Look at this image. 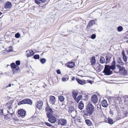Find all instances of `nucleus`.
<instances>
[{"instance_id": "obj_40", "label": "nucleus", "mask_w": 128, "mask_h": 128, "mask_svg": "<svg viewBox=\"0 0 128 128\" xmlns=\"http://www.w3.org/2000/svg\"><path fill=\"white\" fill-rule=\"evenodd\" d=\"M76 119L79 122H80V118L78 116H76Z\"/></svg>"}, {"instance_id": "obj_47", "label": "nucleus", "mask_w": 128, "mask_h": 128, "mask_svg": "<svg viewBox=\"0 0 128 128\" xmlns=\"http://www.w3.org/2000/svg\"><path fill=\"white\" fill-rule=\"evenodd\" d=\"M12 50V46H10L9 47V51H11Z\"/></svg>"}, {"instance_id": "obj_3", "label": "nucleus", "mask_w": 128, "mask_h": 128, "mask_svg": "<svg viewBox=\"0 0 128 128\" xmlns=\"http://www.w3.org/2000/svg\"><path fill=\"white\" fill-rule=\"evenodd\" d=\"M108 67V65H105L104 70L103 71V72L105 73V74L107 75H109L112 74V72L110 70V68Z\"/></svg>"}, {"instance_id": "obj_4", "label": "nucleus", "mask_w": 128, "mask_h": 128, "mask_svg": "<svg viewBox=\"0 0 128 128\" xmlns=\"http://www.w3.org/2000/svg\"><path fill=\"white\" fill-rule=\"evenodd\" d=\"M87 112L89 114H92L94 111V108L92 104H88L86 107Z\"/></svg>"}, {"instance_id": "obj_48", "label": "nucleus", "mask_w": 128, "mask_h": 128, "mask_svg": "<svg viewBox=\"0 0 128 128\" xmlns=\"http://www.w3.org/2000/svg\"><path fill=\"white\" fill-rule=\"evenodd\" d=\"M88 95H86L85 97L83 99V100H88Z\"/></svg>"}, {"instance_id": "obj_45", "label": "nucleus", "mask_w": 128, "mask_h": 128, "mask_svg": "<svg viewBox=\"0 0 128 128\" xmlns=\"http://www.w3.org/2000/svg\"><path fill=\"white\" fill-rule=\"evenodd\" d=\"M68 80V79L65 78H62V81H65L66 80Z\"/></svg>"}, {"instance_id": "obj_38", "label": "nucleus", "mask_w": 128, "mask_h": 128, "mask_svg": "<svg viewBox=\"0 0 128 128\" xmlns=\"http://www.w3.org/2000/svg\"><path fill=\"white\" fill-rule=\"evenodd\" d=\"M96 36L95 34H93L92 35L91 38L94 39L96 38Z\"/></svg>"}, {"instance_id": "obj_18", "label": "nucleus", "mask_w": 128, "mask_h": 128, "mask_svg": "<svg viewBox=\"0 0 128 128\" xmlns=\"http://www.w3.org/2000/svg\"><path fill=\"white\" fill-rule=\"evenodd\" d=\"M91 64L92 66L95 65L96 63L95 57L92 56L91 58Z\"/></svg>"}, {"instance_id": "obj_32", "label": "nucleus", "mask_w": 128, "mask_h": 128, "mask_svg": "<svg viewBox=\"0 0 128 128\" xmlns=\"http://www.w3.org/2000/svg\"><path fill=\"white\" fill-rule=\"evenodd\" d=\"M123 29V28L122 26H118L117 28V30L118 32H121L122 31Z\"/></svg>"}, {"instance_id": "obj_13", "label": "nucleus", "mask_w": 128, "mask_h": 128, "mask_svg": "<svg viewBox=\"0 0 128 128\" xmlns=\"http://www.w3.org/2000/svg\"><path fill=\"white\" fill-rule=\"evenodd\" d=\"M18 112V114L22 116H24L26 114V111L23 109L19 110Z\"/></svg>"}, {"instance_id": "obj_17", "label": "nucleus", "mask_w": 128, "mask_h": 128, "mask_svg": "<svg viewBox=\"0 0 128 128\" xmlns=\"http://www.w3.org/2000/svg\"><path fill=\"white\" fill-rule=\"evenodd\" d=\"M35 2L38 4H40L42 3H44L46 2V0H34Z\"/></svg>"}, {"instance_id": "obj_23", "label": "nucleus", "mask_w": 128, "mask_h": 128, "mask_svg": "<svg viewBox=\"0 0 128 128\" xmlns=\"http://www.w3.org/2000/svg\"><path fill=\"white\" fill-rule=\"evenodd\" d=\"M76 80L77 82L81 84H85V82L84 81H83L79 79L76 78Z\"/></svg>"}, {"instance_id": "obj_24", "label": "nucleus", "mask_w": 128, "mask_h": 128, "mask_svg": "<svg viewBox=\"0 0 128 128\" xmlns=\"http://www.w3.org/2000/svg\"><path fill=\"white\" fill-rule=\"evenodd\" d=\"M123 98L124 103L125 104H128V96H126Z\"/></svg>"}, {"instance_id": "obj_54", "label": "nucleus", "mask_w": 128, "mask_h": 128, "mask_svg": "<svg viewBox=\"0 0 128 128\" xmlns=\"http://www.w3.org/2000/svg\"><path fill=\"white\" fill-rule=\"evenodd\" d=\"M0 0V2H1L2 3L4 1L3 0Z\"/></svg>"}, {"instance_id": "obj_37", "label": "nucleus", "mask_w": 128, "mask_h": 128, "mask_svg": "<svg viewBox=\"0 0 128 128\" xmlns=\"http://www.w3.org/2000/svg\"><path fill=\"white\" fill-rule=\"evenodd\" d=\"M20 34L18 33H16L15 34V37L16 38H19L20 36Z\"/></svg>"}, {"instance_id": "obj_42", "label": "nucleus", "mask_w": 128, "mask_h": 128, "mask_svg": "<svg viewBox=\"0 0 128 128\" xmlns=\"http://www.w3.org/2000/svg\"><path fill=\"white\" fill-rule=\"evenodd\" d=\"M20 62L19 60H17L16 62V64L17 65H19L20 64Z\"/></svg>"}, {"instance_id": "obj_60", "label": "nucleus", "mask_w": 128, "mask_h": 128, "mask_svg": "<svg viewBox=\"0 0 128 128\" xmlns=\"http://www.w3.org/2000/svg\"><path fill=\"white\" fill-rule=\"evenodd\" d=\"M12 85H14V84H12Z\"/></svg>"}, {"instance_id": "obj_26", "label": "nucleus", "mask_w": 128, "mask_h": 128, "mask_svg": "<svg viewBox=\"0 0 128 128\" xmlns=\"http://www.w3.org/2000/svg\"><path fill=\"white\" fill-rule=\"evenodd\" d=\"M59 100L61 102H62L64 100V97L62 96H60L58 97Z\"/></svg>"}, {"instance_id": "obj_56", "label": "nucleus", "mask_w": 128, "mask_h": 128, "mask_svg": "<svg viewBox=\"0 0 128 128\" xmlns=\"http://www.w3.org/2000/svg\"><path fill=\"white\" fill-rule=\"evenodd\" d=\"M3 110H2H2H1V111H2V113H3Z\"/></svg>"}, {"instance_id": "obj_34", "label": "nucleus", "mask_w": 128, "mask_h": 128, "mask_svg": "<svg viewBox=\"0 0 128 128\" xmlns=\"http://www.w3.org/2000/svg\"><path fill=\"white\" fill-rule=\"evenodd\" d=\"M40 56L38 54H36L34 56V58L35 59H38L39 58Z\"/></svg>"}, {"instance_id": "obj_36", "label": "nucleus", "mask_w": 128, "mask_h": 128, "mask_svg": "<svg viewBox=\"0 0 128 128\" xmlns=\"http://www.w3.org/2000/svg\"><path fill=\"white\" fill-rule=\"evenodd\" d=\"M107 103V101L106 100L104 99L102 101V104H105Z\"/></svg>"}, {"instance_id": "obj_5", "label": "nucleus", "mask_w": 128, "mask_h": 128, "mask_svg": "<svg viewBox=\"0 0 128 128\" xmlns=\"http://www.w3.org/2000/svg\"><path fill=\"white\" fill-rule=\"evenodd\" d=\"M32 101L30 99H24L20 101L18 104H32Z\"/></svg>"}, {"instance_id": "obj_6", "label": "nucleus", "mask_w": 128, "mask_h": 128, "mask_svg": "<svg viewBox=\"0 0 128 128\" xmlns=\"http://www.w3.org/2000/svg\"><path fill=\"white\" fill-rule=\"evenodd\" d=\"M116 66L117 68L119 70L120 72L124 74H126L127 73V71L124 68L118 64Z\"/></svg>"}, {"instance_id": "obj_43", "label": "nucleus", "mask_w": 128, "mask_h": 128, "mask_svg": "<svg viewBox=\"0 0 128 128\" xmlns=\"http://www.w3.org/2000/svg\"><path fill=\"white\" fill-rule=\"evenodd\" d=\"M45 124L46 125H47V126H52V125L50 124V123H49L48 122H45Z\"/></svg>"}, {"instance_id": "obj_15", "label": "nucleus", "mask_w": 128, "mask_h": 128, "mask_svg": "<svg viewBox=\"0 0 128 128\" xmlns=\"http://www.w3.org/2000/svg\"><path fill=\"white\" fill-rule=\"evenodd\" d=\"M12 68L13 69H15L16 70H19V68L18 66H17L14 63H12L11 66Z\"/></svg>"}, {"instance_id": "obj_28", "label": "nucleus", "mask_w": 128, "mask_h": 128, "mask_svg": "<svg viewBox=\"0 0 128 128\" xmlns=\"http://www.w3.org/2000/svg\"><path fill=\"white\" fill-rule=\"evenodd\" d=\"M85 122L86 124L88 126H90L91 125V121L88 120H85Z\"/></svg>"}, {"instance_id": "obj_19", "label": "nucleus", "mask_w": 128, "mask_h": 128, "mask_svg": "<svg viewBox=\"0 0 128 128\" xmlns=\"http://www.w3.org/2000/svg\"><path fill=\"white\" fill-rule=\"evenodd\" d=\"M74 66V63L73 62H68L67 64V67L71 68L73 67Z\"/></svg>"}, {"instance_id": "obj_1", "label": "nucleus", "mask_w": 128, "mask_h": 128, "mask_svg": "<svg viewBox=\"0 0 128 128\" xmlns=\"http://www.w3.org/2000/svg\"><path fill=\"white\" fill-rule=\"evenodd\" d=\"M108 98L110 104H122L123 103V102H122L121 98L119 96L117 97L116 99L115 97L110 96H108Z\"/></svg>"}, {"instance_id": "obj_22", "label": "nucleus", "mask_w": 128, "mask_h": 128, "mask_svg": "<svg viewBox=\"0 0 128 128\" xmlns=\"http://www.w3.org/2000/svg\"><path fill=\"white\" fill-rule=\"evenodd\" d=\"M117 62L120 64L121 65H123L124 63L123 62L121 58H118Z\"/></svg>"}, {"instance_id": "obj_12", "label": "nucleus", "mask_w": 128, "mask_h": 128, "mask_svg": "<svg viewBox=\"0 0 128 128\" xmlns=\"http://www.w3.org/2000/svg\"><path fill=\"white\" fill-rule=\"evenodd\" d=\"M48 120L50 122L52 123H54L56 121L55 117L53 116L50 117Z\"/></svg>"}, {"instance_id": "obj_20", "label": "nucleus", "mask_w": 128, "mask_h": 128, "mask_svg": "<svg viewBox=\"0 0 128 128\" xmlns=\"http://www.w3.org/2000/svg\"><path fill=\"white\" fill-rule=\"evenodd\" d=\"M56 100L55 97L54 96H50V101L52 102V103L54 104Z\"/></svg>"}, {"instance_id": "obj_44", "label": "nucleus", "mask_w": 128, "mask_h": 128, "mask_svg": "<svg viewBox=\"0 0 128 128\" xmlns=\"http://www.w3.org/2000/svg\"><path fill=\"white\" fill-rule=\"evenodd\" d=\"M43 104V102L41 100H40L39 101H38V102H37V104Z\"/></svg>"}, {"instance_id": "obj_57", "label": "nucleus", "mask_w": 128, "mask_h": 128, "mask_svg": "<svg viewBox=\"0 0 128 128\" xmlns=\"http://www.w3.org/2000/svg\"><path fill=\"white\" fill-rule=\"evenodd\" d=\"M12 1H16V0H12Z\"/></svg>"}, {"instance_id": "obj_25", "label": "nucleus", "mask_w": 128, "mask_h": 128, "mask_svg": "<svg viewBox=\"0 0 128 128\" xmlns=\"http://www.w3.org/2000/svg\"><path fill=\"white\" fill-rule=\"evenodd\" d=\"M82 95H80L78 96L76 99V98H75V99H74L78 103L79 102V101L82 98Z\"/></svg>"}, {"instance_id": "obj_41", "label": "nucleus", "mask_w": 128, "mask_h": 128, "mask_svg": "<svg viewBox=\"0 0 128 128\" xmlns=\"http://www.w3.org/2000/svg\"><path fill=\"white\" fill-rule=\"evenodd\" d=\"M7 108H8V109H9V110H8V112L9 113H10V114H12V113H10V110H12L11 107H8Z\"/></svg>"}, {"instance_id": "obj_29", "label": "nucleus", "mask_w": 128, "mask_h": 128, "mask_svg": "<svg viewBox=\"0 0 128 128\" xmlns=\"http://www.w3.org/2000/svg\"><path fill=\"white\" fill-rule=\"evenodd\" d=\"M100 62L101 64L105 63V58L103 57L101 58L100 60Z\"/></svg>"}, {"instance_id": "obj_58", "label": "nucleus", "mask_w": 128, "mask_h": 128, "mask_svg": "<svg viewBox=\"0 0 128 128\" xmlns=\"http://www.w3.org/2000/svg\"><path fill=\"white\" fill-rule=\"evenodd\" d=\"M126 42H127V43H128V40H127L126 41Z\"/></svg>"}, {"instance_id": "obj_55", "label": "nucleus", "mask_w": 128, "mask_h": 128, "mask_svg": "<svg viewBox=\"0 0 128 128\" xmlns=\"http://www.w3.org/2000/svg\"><path fill=\"white\" fill-rule=\"evenodd\" d=\"M2 14V13L1 12H0V15H1V14Z\"/></svg>"}, {"instance_id": "obj_39", "label": "nucleus", "mask_w": 128, "mask_h": 128, "mask_svg": "<svg viewBox=\"0 0 128 128\" xmlns=\"http://www.w3.org/2000/svg\"><path fill=\"white\" fill-rule=\"evenodd\" d=\"M83 115L85 119L88 118V114L87 113H84Z\"/></svg>"}, {"instance_id": "obj_2", "label": "nucleus", "mask_w": 128, "mask_h": 128, "mask_svg": "<svg viewBox=\"0 0 128 128\" xmlns=\"http://www.w3.org/2000/svg\"><path fill=\"white\" fill-rule=\"evenodd\" d=\"M46 112L47 116L48 118L53 116H56L55 110H53L52 108L49 107H46Z\"/></svg>"}, {"instance_id": "obj_16", "label": "nucleus", "mask_w": 128, "mask_h": 128, "mask_svg": "<svg viewBox=\"0 0 128 128\" xmlns=\"http://www.w3.org/2000/svg\"><path fill=\"white\" fill-rule=\"evenodd\" d=\"M95 24L94 21V20H90L88 23L87 27L88 28H90L91 26H92L93 24Z\"/></svg>"}, {"instance_id": "obj_14", "label": "nucleus", "mask_w": 128, "mask_h": 128, "mask_svg": "<svg viewBox=\"0 0 128 128\" xmlns=\"http://www.w3.org/2000/svg\"><path fill=\"white\" fill-rule=\"evenodd\" d=\"M112 57V55L110 53H108L106 57V62H108L110 60L111 58Z\"/></svg>"}, {"instance_id": "obj_11", "label": "nucleus", "mask_w": 128, "mask_h": 128, "mask_svg": "<svg viewBox=\"0 0 128 128\" xmlns=\"http://www.w3.org/2000/svg\"><path fill=\"white\" fill-rule=\"evenodd\" d=\"M26 56L28 57H30L33 55L34 53L32 50H28L26 52Z\"/></svg>"}, {"instance_id": "obj_9", "label": "nucleus", "mask_w": 128, "mask_h": 128, "mask_svg": "<svg viewBox=\"0 0 128 128\" xmlns=\"http://www.w3.org/2000/svg\"><path fill=\"white\" fill-rule=\"evenodd\" d=\"M12 6L11 3L10 2L8 1L6 2L4 7L6 9H10Z\"/></svg>"}, {"instance_id": "obj_35", "label": "nucleus", "mask_w": 128, "mask_h": 128, "mask_svg": "<svg viewBox=\"0 0 128 128\" xmlns=\"http://www.w3.org/2000/svg\"><path fill=\"white\" fill-rule=\"evenodd\" d=\"M42 104H37V108L38 109H40L42 108Z\"/></svg>"}, {"instance_id": "obj_46", "label": "nucleus", "mask_w": 128, "mask_h": 128, "mask_svg": "<svg viewBox=\"0 0 128 128\" xmlns=\"http://www.w3.org/2000/svg\"><path fill=\"white\" fill-rule=\"evenodd\" d=\"M101 104H97L96 106L98 108L101 109Z\"/></svg>"}, {"instance_id": "obj_53", "label": "nucleus", "mask_w": 128, "mask_h": 128, "mask_svg": "<svg viewBox=\"0 0 128 128\" xmlns=\"http://www.w3.org/2000/svg\"><path fill=\"white\" fill-rule=\"evenodd\" d=\"M79 104H84V103L82 101H80Z\"/></svg>"}, {"instance_id": "obj_61", "label": "nucleus", "mask_w": 128, "mask_h": 128, "mask_svg": "<svg viewBox=\"0 0 128 128\" xmlns=\"http://www.w3.org/2000/svg\"><path fill=\"white\" fill-rule=\"evenodd\" d=\"M18 105H20V104H18Z\"/></svg>"}, {"instance_id": "obj_52", "label": "nucleus", "mask_w": 128, "mask_h": 128, "mask_svg": "<svg viewBox=\"0 0 128 128\" xmlns=\"http://www.w3.org/2000/svg\"><path fill=\"white\" fill-rule=\"evenodd\" d=\"M11 86V84H9L8 85V86H6V88H8V87H10V86Z\"/></svg>"}, {"instance_id": "obj_30", "label": "nucleus", "mask_w": 128, "mask_h": 128, "mask_svg": "<svg viewBox=\"0 0 128 128\" xmlns=\"http://www.w3.org/2000/svg\"><path fill=\"white\" fill-rule=\"evenodd\" d=\"M46 59L42 58L40 60V61L42 64H44L46 62Z\"/></svg>"}, {"instance_id": "obj_31", "label": "nucleus", "mask_w": 128, "mask_h": 128, "mask_svg": "<svg viewBox=\"0 0 128 128\" xmlns=\"http://www.w3.org/2000/svg\"><path fill=\"white\" fill-rule=\"evenodd\" d=\"M78 107L80 110H82L84 108V104H78Z\"/></svg>"}, {"instance_id": "obj_7", "label": "nucleus", "mask_w": 128, "mask_h": 128, "mask_svg": "<svg viewBox=\"0 0 128 128\" xmlns=\"http://www.w3.org/2000/svg\"><path fill=\"white\" fill-rule=\"evenodd\" d=\"M67 123L66 120L64 119H60L58 120V124L62 126H65Z\"/></svg>"}, {"instance_id": "obj_50", "label": "nucleus", "mask_w": 128, "mask_h": 128, "mask_svg": "<svg viewBox=\"0 0 128 128\" xmlns=\"http://www.w3.org/2000/svg\"><path fill=\"white\" fill-rule=\"evenodd\" d=\"M108 104H102V106L104 107H106L108 106Z\"/></svg>"}, {"instance_id": "obj_51", "label": "nucleus", "mask_w": 128, "mask_h": 128, "mask_svg": "<svg viewBox=\"0 0 128 128\" xmlns=\"http://www.w3.org/2000/svg\"><path fill=\"white\" fill-rule=\"evenodd\" d=\"M75 78V77H72V80H74Z\"/></svg>"}, {"instance_id": "obj_21", "label": "nucleus", "mask_w": 128, "mask_h": 128, "mask_svg": "<svg viewBox=\"0 0 128 128\" xmlns=\"http://www.w3.org/2000/svg\"><path fill=\"white\" fill-rule=\"evenodd\" d=\"M122 54L123 56L122 58L124 61L125 62H126L127 60V57L126 56L124 51H122Z\"/></svg>"}, {"instance_id": "obj_27", "label": "nucleus", "mask_w": 128, "mask_h": 128, "mask_svg": "<svg viewBox=\"0 0 128 128\" xmlns=\"http://www.w3.org/2000/svg\"><path fill=\"white\" fill-rule=\"evenodd\" d=\"M108 123L110 124H112L114 123L113 120L110 118H108Z\"/></svg>"}, {"instance_id": "obj_10", "label": "nucleus", "mask_w": 128, "mask_h": 128, "mask_svg": "<svg viewBox=\"0 0 128 128\" xmlns=\"http://www.w3.org/2000/svg\"><path fill=\"white\" fill-rule=\"evenodd\" d=\"M114 60L112 63L111 65L110 66L108 65V67H109L110 69H112L113 70H115L116 68V62L114 60Z\"/></svg>"}, {"instance_id": "obj_59", "label": "nucleus", "mask_w": 128, "mask_h": 128, "mask_svg": "<svg viewBox=\"0 0 128 128\" xmlns=\"http://www.w3.org/2000/svg\"><path fill=\"white\" fill-rule=\"evenodd\" d=\"M9 104L11 103L10 102H9Z\"/></svg>"}, {"instance_id": "obj_49", "label": "nucleus", "mask_w": 128, "mask_h": 128, "mask_svg": "<svg viewBox=\"0 0 128 128\" xmlns=\"http://www.w3.org/2000/svg\"><path fill=\"white\" fill-rule=\"evenodd\" d=\"M56 72L58 74H60L61 73L60 70H56Z\"/></svg>"}, {"instance_id": "obj_33", "label": "nucleus", "mask_w": 128, "mask_h": 128, "mask_svg": "<svg viewBox=\"0 0 128 128\" xmlns=\"http://www.w3.org/2000/svg\"><path fill=\"white\" fill-rule=\"evenodd\" d=\"M72 94H73V98L74 99L76 98L77 95V93L75 91H73L72 92Z\"/></svg>"}, {"instance_id": "obj_8", "label": "nucleus", "mask_w": 128, "mask_h": 128, "mask_svg": "<svg viewBox=\"0 0 128 128\" xmlns=\"http://www.w3.org/2000/svg\"><path fill=\"white\" fill-rule=\"evenodd\" d=\"M98 100V98L96 94H94L91 97V101L93 103L96 104Z\"/></svg>"}]
</instances>
